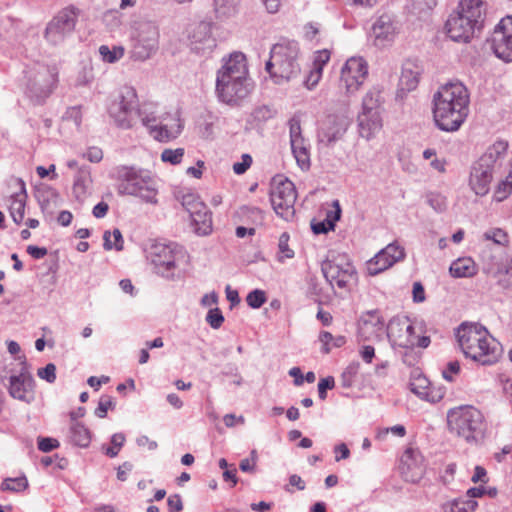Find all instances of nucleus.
<instances>
[{
    "mask_svg": "<svg viewBox=\"0 0 512 512\" xmlns=\"http://www.w3.org/2000/svg\"><path fill=\"white\" fill-rule=\"evenodd\" d=\"M432 103L435 125L445 132L458 131L469 115L470 95L461 82H450L439 87Z\"/></svg>",
    "mask_w": 512,
    "mask_h": 512,
    "instance_id": "obj_1",
    "label": "nucleus"
},
{
    "mask_svg": "<svg viewBox=\"0 0 512 512\" xmlns=\"http://www.w3.org/2000/svg\"><path fill=\"white\" fill-rule=\"evenodd\" d=\"M251 90L245 55L233 52L224 57L216 75L215 93L218 100L228 105H238Z\"/></svg>",
    "mask_w": 512,
    "mask_h": 512,
    "instance_id": "obj_2",
    "label": "nucleus"
},
{
    "mask_svg": "<svg viewBox=\"0 0 512 512\" xmlns=\"http://www.w3.org/2000/svg\"><path fill=\"white\" fill-rule=\"evenodd\" d=\"M458 345L465 355L480 365H493L501 357L500 343L478 323H462L456 331Z\"/></svg>",
    "mask_w": 512,
    "mask_h": 512,
    "instance_id": "obj_3",
    "label": "nucleus"
},
{
    "mask_svg": "<svg viewBox=\"0 0 512 512\" xmlns=\"http://www.w3.org/2000/svg\"><path fill=\"white\" fill-rule=\"evenodd\" d=\"M113 177L117 181L119 195L135 196L147 203H157L158 189L149 171L122 165L114 169Z\"/></svg>",
    "mask_w": 512,
    "mask_h": 512,
    "instance_id": "obj_4",
    "label": "nucleus"
},
{
    "mask_svg": "<svg viewBox=\"0 0 512 512\" xmlns=\"http://www.w3.org/2000/svg\"><path fill=\"white\" fill-rule=\"evenodd\" d=\"M299 55L300 48L296 41L284 40L273 45L265 70L275 84H283L300 74Z\"/></svg>",
    "mask_w": 512,
    "mask_h": 512,
    "instance_id": "obj_5",
    "label": "nucleus"
},
{
    "mask_svg": "<svg viewBox=\"0 0 512 512\" xmlns=\"http://www.w3.org/2000/svg\"><path fill=\"white\" fill-rule=\"evenodd\" d=\"M448 428L470 445H478L485 438L486 423L480 410L473 406H459L447 413Z\"/></svg>",
    "mask_w": 512,
    "mask_h": 512,
    "instance_id": "obj_6",
    "label": "nucleus"
},
{
    "mask_svg": "<svg viewBox=\"0 0 512 512\" xmlns=\"http://www.w3.org/2000/svg\"><path fill=\"white\" fill-rule=\"evenodd\" d=\"M145 253L153 271L166 279H175L179 275V263L186 257L184 248L173 242L152 241Z\"/></svg>",
    "mask_w": 512,
    "mask_h": 512,
    "instance_id": "obj_7",
    "label": "nucleus"
},
{
    "mask_svg": "<svg viewBox=\"0 0 512 512\" xmlns=\"http://www.w3.org/2000/svg\"><path fill=\"white\" fill-rule=\"evenodd\" d=\"M507 148L508 143L506 141H496L473 164L469 185L476 195L484 196L489 192L495 164L498 159L505 155Z\"/></svg>",
    "mask_w": 512,
    "mask_h": 512,
    "instance_id": "obj_8",
    "label": "nucleus"
},
{
    "mask_svg": "<svg viewBox=\"0 0 512 512\" xmlns=\"http://www.w3.org/2000/svg\"><path fill=\"white\" fill-rule=\"evenodd\" d=\"M139 105L138 95L133 87L120 88L107 106V114L111 123L122 130L133 129L137 122Z\"/></svg>",
    "mask_w": 512,
    "mask_h": 512,
    "instance_id": "obj_9",
    "label": "nucleus"
},
{
    "mask_svg": "<svg viewBox=\"0 0 512 512\" xmlns=\"http://www.w3.org/2000/svg\"><path fill=\"white\" fill-rule=\"evenodd\" d=\"M387 337L393 348L412 350L414 347L427 348L430 344V337L420 336L422 326L414 323L409 317H394L387 327Z\"/></svg>",
    "mask_w": 512,
    "mask_h": 512,
    "instance_id": "obj_10",
    "label": "nucleus"
},
{
    "mask_svg": "<svg viewBox=\"0 0 512 512\" xmlns=\"http://www.w3.org/2000/svg\"><path fill=\"white\" fill-rule=\"evenodd\" d=\"M147 128L149 135L159 142H169L176 139L182 132V122L177 115L158 116L149 105H139L137 119Z\"/></svg>",
    "mask_w": 512,
    "mask_h": 512,
    "instance_id": "obj_11",
    "label": "nucleus"
},
{
    "mask_svg": "<svg viewBox=\"0 0 512 512\" xmlns=\"http://www.w3.org/2000/svg\"><path fill=\"white\" fill-rule=\"evenodd\" d=\"M26 95L35 103H43L53 92L58 82L56 67L35 64L26 72Z\"/></svg>",
    "mask_w": 512,
    "mask_h": 512,
    "instance_id": "obj_12",
    "label": "nucleus"
},
{
    "mask_svg": "<svg viewBox=\"0 0 512 512\" xmlns=\"http://www.w3.org/2000/svg\"><path fill=\"white\" fill-rule=\"evenodd\" d=\"M159 29L151 21L135 22L131 29V57L137 61L151 58L159 48Z\"/></svg>",
    "mask_w": 512,
    "mask_h": 512,
    "instance_id": "obj_13",
    "label": "nucleus"
},
{
    "mask_svg": "<svg viewBox=\"0 0 512 512\" xmlns=\"http://www.w3.org/2000/svg\"><path fill=\"white\" fill-rule=\"evenodd\" d=\"M296 199V188L292 181L280 175L273 178L270 201L275 213L279 217L285 221L293 219Z\"/></svg>",
    "mask_w": 512,
    "mask_h": 512,
    "instance_id": "obj_14",
    "label": "nucleus"
},
{
    "mask_svg": "<svg viewBox=\"0 0 512 512\" xmlns=\"http://www.w3.org/2000/svg\"><path fill=\"white\" fill-rule=\"evenodd\" d=\"M326 281L334 288L346 289L356 277V270L346 254L331 253L321 264Z\"/></svg>",
    "mask_w": 512,
    "mask_h": 512,
    "instance_id": "obj_15",
    "label": "nucleus"
},
{
    "mask_svg": "<svg viewBox=\"0 0 512 512\" xmlns=\"http://www.w3.org/2000/svg\"><path fill=\"white\" fill-rule=\"evenodd\" d=\"M182 206L189 213L194 232L198 236H207L212 233V213L199 196L187 193L182 196Z\"/></svg>",
    "mask_w": 512,
    "mask_h": 512,
    "instance_id": "obj_16",
    "label": "nucleus"
},
{
    "mask_svg": "<svg viewBox=\"0 0 512 512\" xmlns=\"http://www.w3.org/2000/svg\"><path fill=\"white\" fill-rule=\"evenodd\" d=\"M368 76V63L360 56H352L341 68L339 88L351 95L359 90Z\"/></svg>",
    "mask_w": 512,
    "mask_h": 512,
    "instance_id": "obj_17",
    "label": "nucleus"
},
{
    "mask_svg": "<svg viewBox=\"0 0 512 512\" xmlns=\"http://www.w3.org/2000/svg\"><path fill=\"white\" fill-rule=\"evenodd\" d=\"M77 15L72 8L61 10L47 25L45 38L52 44L62 42L76 26Z\"/></svg>",
    "mask_w": 512,
    "mask_h": 512,
    "instance_id": "obj_18",
    "label": "nucleus"
},
{
    "mask_svg": "<svg viewBox=\"0 0 512 512\" xmlns=\"http://www.w3.org/2000/svg\"><path fill=\"white\" fill-rule=\"evenodd\" d=\"M490 47L494 54L506 62L512 61V16H506L495 27Z\"/></svg>",
    "mask_w": 512,
    "mask_h": 512,
    "instance_id": "obj_19",
    "label": "nucleus"
},
{
    "mask_svg": "<svg viewBox=\"0 0 512 512\" xmlns=\"http://www.w3.org/2000/svg\"><path fill=\"white\" fill-rule=\"evenodd\" d=\"M385 321L377 310L363 313L358 320L357 341L378 342L382 339Z\"/></svg>",
    "mask_w": 512,
    "mask_h": 512,
    "instance_id": "obj_20",
    "label": "nucleus"
},
{
    "mask_svg": "<svg viewBox=\"0 0 512 512\" xmlns=\"http://www.w3.org/2000/svg\"><path fill=\"white\" fill-rule=\"evenodd\" d=\"M188 39L191 50L200 55L210 54L217 46L211 22L201 21L191 26Z\"/></svg>",
    "mask_w": 512,
    "mask_h": 512,
    "instance_id": "obj_21",
    "label": "nucleus"
},
{
    "mask_svg": "<svg viewBox=\"0 0 512 512\" xmlns=\"http://www.w3.org/2000/svg\"><path fill=\"white\" fill-rule=\"evenodd\" d=\"M289 134L290 145L292 154L296 160L297 165L303 170H309L311 166L310 161V144L303 137L300 120L292 118L289 121Z\"/></svg>",
    "mask_w": 512,
    "mask_h": 512,
    "instance_id": "obj_22",
    "label": "nucleus"
},
{
    "mask_svg": "<svg viewBox=\"0 0 512 512\" xmlns=\"http://www.w3.org/2000/svg\"><path fill=\"white\" fill-rule=\"evenodd\" d=\"M400 31V24L396 17L389 13L380 15L373 23L371 35L374 44L378 47L391 45Z\"/></svg>",
    "mask_w": 512,
    "mask_h": 512,
    "instance_id": "obj_23",
    "label": "nucleus"
},
{
    "mask_svg": "<svg viewBox=\"0 0 512 512\" xmlns=\"http://www.w3.org/2000/svg\"><path fill=\"white\" fill-rule=\"evenodd\" d=\"M405 258V250L397 242L388 244L367 262V272L375 276Z\"/></svg>",
    "mask_w": 512,
    "mask_h": 512,
    "instance_id": "obj_24",
    "label": "nucleus"
},
{
    "mask_svg": "<svg viewBox=\"0 0 512 512\" xmlns=\"http://www.w3.org/2000/svg\"><path fill=\"white\" fill-rule=\"evenodd\" d=\"M399 470L405 481L418 482L424 474L423 457L420 451L408 447L401 456Z\"/></svg>",
    "mask_w": 512,
    "mask_h": 512,
    "instance_id": "obj_25",
    "label": "nucleus"
},
{
    "mask_svg": "<svg viewBox=\"0 0 512 512\" xmlns=\"http://www.w3.org/2000/svg\"><path fill=\"white\" fill-rule=\"evenodd\" d=\"M33 388L34 379L24 361L20 373L9 378V393L15 399L30 402L33 399Z\"/></svg>",
    "mask_w": 512,
    "mask_h": 512,
    "instance_id": "obj_26",
    "label": "nucleus"
},
{
    "mask_svg": "<svg viewBox=\"0 0 512 512\" xmlns=\"http://www.w3.org/2000/svg\"><path fill=\"white\" fill-rule=\"evenodd\" d=\"M480 28L481 26L456 12L450 15L446 22L447 34L456 42H468Z\"/></svg>",
    "mask_w": 512,
    "mask_h": 512,
    "instance_id": "obj_27",
    "label": "nucleus"
},
{
    "mask_svg": "<svg viewBox=\"0 0 512 512\" xmlns=\"http://www.w3.org/2000/svg\"><path fill=\"white\" fill-rule=\"evenodd\" d=\"M349 118L345 115H329L322 123L319 138L327 144L341 139L349 126Z\"/></svg>",
    "mask_w": 512,
    "mask_h": 512,
    "instance_id": "obj_28",
    "label": "nucleus"
},
{
    "mask_svg": "<svg viewBox=\"0 0 512 512\" xmlns=\"http://www.w3.org/2000/svg\"><path fill=\"white\" fill-rule=\"evenodd\" d=\"M410 390L419 398L431 403L439 402L444 397L442 388H434L430 381L423 375L413 377L410 382Z\"/></svg>",
    "mask_w": 512,
    "mask_h": 512,
    "instance_id": "obj_29",
    "label": "nucleus"
},
{
    "mask_svg": "<svg viewBox=\"0 0 512 512\" xmlns=\"http://www.w3.org/2000/svg\"><path fill=\"white\" fill-rule=\"evenodd\" d=\"M357 122L359 134L366 140L373 139L383 127L382 115L378 113L367 114L359 112Z\"/></svg>",
    "mask_w": 512,
    "mask_h": 512,
    "instance_id": "obj_30",
    "label": "nucleus"
},
{
    "mask_svg": "<svg viewBox=\"0 0 512 512\" xmlns=\"http://www.w3.org/2000/svg\"><path fill=\"white\" fill-rule=\"evenodd\" d=\"M19 191L11 195L9 199V212L10 216L16 224L22 223L25 214V206L27 200V193L25 183L21 179L16 180Z\"/></svg>",
    "mask_w": 512,
    "mask_h": 512,
    "instance_id": "obj_31",
    "label": "nucleus"
},
{
    "mask_svg": "<svg viewBox=\"0 0 512 512\" xmlns=\"http://www.w3.org/2000/svg\"><path fill=\"white\" fill-rule=\"evenodd\" d=\"M485 272L503 289L512 290V259L505 263L491 264Z\"/></svg>",
    "mask_w": 512,
    "mask_h": 512,
    "instance_id": "obj_32",
    "label": "nucleus"
},
{
    "mask_svg": "<svg viewBox=\"0 0 512 512\" xmlns=\"http://www.w3.org/2000/svg\"><path fill=\"white\" fill-rule=\"evenodd\" d=\"M384 101L383 89L380 86H373L363 96L360 112L382 115Z\"/></svg>",
    "mask_w": 512,
    "mask_h": 512,
    "instance_id": "obj_33",
    "label": "nucleus"
},
{
    "mask_svg": "<svg viewBox=\"0 0 512 512\" xmlns=\"http://www.w3.org/2000/svg\"><path fill=\"white\" fill-rule=\"evenodd\" d=\"M463 17H467L475 24L481 26L483 22V2L482 0H460L455 11Z\"/></svg>",
    "mask_w": 512,
    "mask_h": 512,
    "instance_id": "obj_34",
    "label": "nucleus"
},
{
    "mask_svg": "<svg viewBox=\"0 0 512 512\" xmlns=\"http://www.w3.org/2000/svg\"><path fill=\"white\" fill-rule=\"evenodd\" d=\"M92 438L91 431L81 422L74 421L70 423L68 439L74 446L87 448Z\"/></svg>",
    "mask_w": 512,
    "mask_h": 512,
    "instance_id": "obj_35",
    "label": "nucleus"
},
{
    "mask_svg": "<svg viewBox=\"0 0 512 512\" xmlns=\"http://www.w3.org/2000/svg\"><path fill=\"white\" fill-rule=\"evenodd\" d=\"M91 182L90 170L85 167L80 168L75 176L72 188V193L77 201L83 202L86 199Z\"/></svg>",
    "mask_w": 512,
    "mask_h": 512,
    "instance_id": "obj_36",
    "label": "nucleus"
},
{
    "mask_svg": "<svg viewBox=\"0 0 512 512\" xmlns=\"http://www.w3.org/2000/svg\"><path fill=\"white\" fill-rule=\"evenodd\" d=\"M420 70L412 62L403 65L399 86L402 91H413L419 83Z\"/></svg>",
    "mask_w": 512,
    "mask_h": 512,
    "instance_id": "obj_37",
    "label": "nucleus"
},
{
    "mask_svg": "<svg viewBox=\"0 0 512 512\" xmlns=\"http://www.w3.org/2000/svg\"><path fill=\"white\" fill-rule=\"evenodd\" d=\"M450 273L454 277H472L476 273V267L471 258H459L450 266Z\"/></svg>",
    "mask_w": 512,
    "mask_h": 512,
    "instance_id": "obj_38",
    "label": "nucleus"
},
{
    "mask_svg": "<svg viewBox=\"0 0 512 512\" xmlns=\"http://www.w3.org/2000/svg\"><path fill=\"white\" fill-rule=\"evenodd\" d=\"M240 0H213L217 18L227 19L237 14Z\"/></svg>",
    "mask_w": 512,
    "mask_h": 512,
    "instance_id": "obj_39",
    "label": "nucleus"
},
{
    "mask_svg": "<svg viewBox=\"0 0 512 512\" xmlns=\"http://www.w3.org/2000/svg\"><path fill=\"white\" fill-rule=\"evenodd\" d=\"M318 340L322 344L321 351L324 354H328L333 348H340L346 344L345 336H333L328 331H321Z\"/></svg>",
    "mask_w": 512,
    "mask_h": 512,
    "instance_id": "obj_40",
    "label": "nucleus"
},
{
    "mask_svg": "<svg viewBox=\"0 0 512 512\" xmlns=\"http://www.w3.org/2000/svg\"><path fill=\"white\" fill-rule=\"evenodd\" d=\"M477 506V501L472 499H454L447 502L443 508L445 512H474Z\"/></svg>",
    "mask_w": 512,
    "mask_h": 512,
    "instance_id": "obj_41",
    "label": "nucleus"
},
{
    "mask_svg": "<svg viewBox=\"0 0 512 512\" xmlns=\"http://www.w3.org/2000/svg\"><path fill=\"white\" fill-rule=\"evenodd\" d=\"M103 240V247L105 250L115 249L116 251H121L123 249L124 240L122 233L118 228H115L112 232L105 231Z\"/></svg>",
    "mask_w": 512,
    "mask_h": 512,
    "instance_id": "obj_42",
    "label": "nucleus"
},
{
    "mask_svg": "<svg viewBox=\"0 0 512 512\" xmlns=\"http://www.w3.org/2000/svg\"><path fill=\"white\" fill-rule=\"evenodd\" d=\"M124 48L122 46H113L110 48L107 45L99 47V54L104 62L115 63L124 56Z\"/></svg>",
    "mask_w": 512,
    "mask_h": 512,
    "instance_id": "obj_43",
    "label": "nucleus"
},
{
    "mask_svg": "<svg viewBox=\"0 0 512 512\" xmlns=\"http://www.w3.org/2000/svg\"><path fill=\"white\" fill-rule=\"evenodd\" d=\"M512 192V170L496 187L494 192V200L501 202L505 200Z\"/></svg>",
    "mask_w": 512,
    "mask_h": 512,
    "instance_id": "obj_44",
    "label": "nucleus"
},
{
    "mask_svg": "<svg viewBox=\"0 0 512 512\" xmlns=\"http://www.w3.org/2000/svg\"><path fill=\"white\" fill-rule=\"evenodd\" d=\"M28 487V481L25 476L16 478H6L1 484L2 491L21 492Z\"/></svg>",
    "mask_w": 512,
    "mask_h": 512,
    "instance_id": "obj_45",
    "label": "nucleus"
},
{
    "mask_svg": "<svg viewBox=\"0 0 512 512\" xmlns=\"http://www.w3.org/2000/svg\"><path fill=\"white\" fill-rule=\"evenodd\" d=\"M437 0H412L410 12L417 16L428 14L436 6Z\"/></svg>",
    "mask_w": 512,
    "mask_h": 512,
    "instance_id": "obj_46",
    "label": "nucleus"
},
{
    "mask_svg": "<svg viewBox=\"0 0 512 512\" xmlns=\"http://www.w3.org/2000/svg\"><path fill=\"white\" fill-rule=\"evenodd\" d=\"M428 205L437 213H442L447 209V199L444 195L437 192H430L426 195Z\"/></svg>",
    "mask_w": 512,
    "mask_h": 512,
    "instance_id": "obj_47",
    "label": "nucleus"
},
{
    "mask_svg": "<svg viewBox=\"0 0 512 512\" xmlns=\"http://www.w3.org/2000/svg\"><path fill=\"white\" fill-rule=\"evenodd\" d=\"M360 369L359 362L350 363L341 375V383L345 388H349L352 386L355 377L357 376Z\"/></svg>",
    "mask_w": 512,
    "mask_h": 512,
    "instance_id": "obj_48",
    "label": "nucleus"
},
{
    "mask_svg": "<svg viewBox=\"0 0 512 512\" xmlns=\"http://www.w3.org/2000/svg\"><path fill=\"white\" fill-rule=\"evenodd\" d=\"M289 234L287 232H284L279 237L278 242V249H279V256L278 260L280 262H284L285 259H291L294 257V251L289 248L288 241H289Z\"/></svg>",
    "mask_w": 512,
    "mask_h": 512,
    "instance_id": "obj_49",
    "label": "nucleus"
},
{
    "mask_svg": "<svg viewBox=\"0 0 512 512\" xmlns=\"http://www.w3.org/2000/svg\"><path fill=\"white\" fill-rule=\"evenodd\" d=\"M184 156V149H164L161 153V160L163 162L170 163L172 165H177L182 161Z\"/></svg>",
    "mask_w": 512,
    "mask_h": 512,
    "instance_id": "obj_50",
    "label": "nucleus"
},
{
    "mask_svg": "<svg viewBox=\"0 0 512 512\" xmlns=\"http://www.w3.org/2000/svg\"><path fill=\"white\" fill-rule=\"evenodd\" d=\"M266 300V293L260 289H255L251 291L246 297V302L248 306H250L253 309L260 308L266 302Z\"/></svg>",
    "mask_w": 512,
    "mask_h": 512,
    "instance_id": "obj_51",
    "label": "nucleus"
},
{
    "mask_svg": "<svg viewBox=\"0 0 512 512\" xmlns=\"http://www.w3.org/2000/svg\"><path fill=\"white\" fill-rule=\"evenodd\" d=\"M125 436L122 433H115L111 437L112 447H108L105 450V454L110 458H114L118 455L121 447L124 445Z\"/></svg>",
    "mask_w": 512,
    "mask_h": 512,
    "instance_id": "obj_52",
    "label": "nucleus"
},
{
    "mask_svg": "<svg viewBox=\"0 0 512 512\" xmlns=\"http://www.w3.org/2000/svg\"><path fill=\"white\" fill-rule=\"evenodd\" d=\"M331 53L328 49H322L314 52L312 68H318L323 72L324 66L329 62Z\"/></svg>",
    "mask_w": 512,
    "mask_h": 512,
    "instance_id": "obj_53",
    "label": "nucleus"
},
{
    "mask_svg": "<svg viewBox=\"0 0 512 512\" xmlns=\"http://www.w3.org/2000/svg\"><path fill=\"white\" fill-rule=\"evenodd\" d=\"M206 321L213 329H218L224 322V316L219 308H213L208 311Z\"/></svg>",
    "mask_w": 512,
    "mask_h": 512,
    "instance_id": "obj_54",
    "label": "nucleus"
},
{
    "mask_svg": "<svg viewBox=\"0 0 512 512\" xmlns=\"http://www.w3.org/2000/svg\"><path fill=\"white\" fill-rule=\"evenodd\" d=\"M322 74L323 72L320 71L318 68L311 67L304 80L305 87L309 90H313L320 82Z\"/></svg>",
    "mask_w": 512,
    "mask_h": 512,
    "instance_id": "obj_55",
    "label": "nucleus"
},
{
    "mask_svg": "<svg viewBox=\"0 0 512 512\" xmlns=\"http://www.w3.org/2000/svg\"><path fill=\"white\" fill-rule=\"evenodd\" d=\"M484 238L486 240H491L496 244L503 245L507 243V234L499 228H494L491 230H488L484 233Z\"/></svg>",
    "mask_w": 512,
    "mask_h": 512,
    "instance_id": "obj_56",
    "label": "nucleus"
},
{
    "mask_svg": "<svg viewBox=\"0 0 512 512\" xmlns=\"http://www.w3.org/2000/svg\"><path fill=\"white\" fill-rule=\"evenodd\" d=\"M37 376L48 383H54L56 380V366L53 363H48L44 368L38 369Z\"/></svg>",
    "mask_w": 512,
    "mask_h": 512,
    "instance_id": "obj_57",
    "label": "nucleus"
},
{
    "mask_svg": "<svg viewBox=\"0 0 512 512\" xmlns=\"http://www.w3.org/2000/svg\"><path fill=\"white\" fill-rule=\"evenodd\" d=\"M333 209L327 211L326 220L328 224V228H335V223L340 219L341 216V207L338 200L333 201Z\"/></svg>",
    "mask_w": 512,
    "mask_h": 512,
    "instance_id": "obj_58",
    "label": "nucleus"
},
{
    "mask_svg": "<svg viewBox=\"0 0 512 512\" xmlns=\"http://www.w3.org/2000/svg\"><path fill=\"white\" fill-rule=\"evenodd\" d=\"M113 406L114 402L112 397L102 396L99 400L97 408L95 409V415L99 418H105L108 409L112 408Z\"/></svg>",
    "mask_w": 512,
    "mask_h": 512,
    "instance_id": "obj_59",
    "label": "nucleus"
},
{
    "mask_svg": "<svg viewBox=\"0 0 512 512\" xmlns=\"http://www.w3.org/2000/svg\"><path fill=\"white\" fill-rule=\"evenodd\" d=\"M273 116L274 112L267 106L258 107L252 113L253 119L259 123L266 122Z\"/></svg>",
    "mask_w": 512,
    "mask_h": 512,
    "instance_id": "obj_60",
    "label": "nucleus"
},
{
    "mask_svg": "<svg viewBox=\"0 0 512 512\" xmlns=\"http://www.w3.org/2000/svg\"><path fill=\"white\" fill-rule=\"evenodd\" d=\"M252 164V157L249 154H243L241 162L233 164V171L237 175L245 173Z\"/></svg>",
    "mask_w": 512,
    "mask_h": 512,
    "instance_id": "obj_61",
    "label": "nucleus"
},
{
    "mask_svg": "<svg viewBox=\"0 0 512 512\" xmlns=\"http://www.w3.org/2000/svg\"><path fill=\"white\" fill-rule=\"evenodd\" d=\"M59 447L58 440L49 437L38 438V449L42 452H50Z\"/></svg>",
    "mask_w": 512,
    "mask_h": 512,
    "instance_id": "obj_62",
    "label": "nucleus"
},
{
    "mask_svg": "<svg viewBox=\"0 0 512 512\" xmlns=\"http://www.w3.org/2000/svg\"><path fill=\"white\" fill-rule=\"evenodd\" d=\"M335 385V380L333 377L328 376L326 378H323L318 383V394L319 398L324 400L326 398V391L328 389H332Z\"/></svg>",
    "mask_w": 512,
    "mask_h": 512,
    "instance_id": "obj_63",
    "label": "nucleus"
},
{
    "mask_svg": "<svg viewBox=\"0 0 512 512\" xmlns=\"http://www.w3.org/2000/svg\"><path fill=\"white\" fill-rule=\"evenodd\" d=\"M167 505L170 512H180L183 509V503L180 495L173 494L167 499Z\"/></svg>",
    "mask_w": 512,
    "mask_h": 512,
    "instance_id": "obj_64",
    "label": "nucleus"
}]
</instances>
